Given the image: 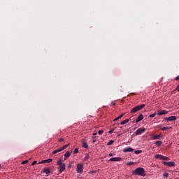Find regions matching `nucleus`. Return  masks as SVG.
I'll return each instance as SVG.
<instances>
[{"label":"nucleus","instance_id":"1","mask_svg":"<svg viewBox=\"0 0 179 179\" xmlns=\"http://www.w3.org/2000/svg\"><path fill=\"white\" fill-rule=\"evenodd\" d=\"M134 176H140L141 177H145L146 173H145V169L142 167H138L133 171Z\"/></svg>","mask_w":179,"mask_h":179},{"label":"nucleus","instance_id":"2","mask_svg":"<svg viewBox=\"0 0 179 179\" xmlns=\"http://www.w3.org/2000/svg\"><path fill=\"white\" fill-rule=\"evenodd\" d=\"M145 106H146L145 104H141V105L135 106L131 109V114H135V113H138V111H141V110H142V108H143Z\"/></svg>","mask_w":179,"mask_h":179},{"label":"nucleus","instance_id":"3","mask_svg":"<svg viewBox=\"0 0 179 179\" xmlns=\"http://www.w3.org/2000/svg\"><path fill=\"white\" fill-rule=\"evenodd\" d=\"M69 145V143L64 145L63 147H62L58 150H54L52 155H57V153H59V152H62V150H65V149H66V148H68Z\"/></svg>","mask_w":179,"mask_h":179},{"label":"nucleus","instance_id":"4","mask_svg":"<svg viewBox=\"0 0 179 179\" xmlns=\"http://www.w3.org/2000/svg\"><path fill=\"white\" fill-rule=\"evenodd\" d=\"M155 159H158V160H169V157H164L162 155H159V154H157L155 155Z\"/></svg>","mask_w":179,"mask_h":179},{"label":"nucleus","instance_id":"5","mask_svg":"<svg viewBox=\"0 0 179 179\" xmlns=\"http://www.w3.org/2000/svg\"><path fill=\"white\" fill-rule=\"evenodd\" d=\"M77 173L82 174L83 173V164H78L77 165Z\"/></svg>","mask_w":179,"mask_h":179},{"label":"nucleus","instance_id":"6","mask_svg":"<svg viewBox=\"0 0 179 179\" xmlns=\"http://www.w3.org/2000/svg\"><path fill=\"white\" fill-rule=\"evenodd\" d=\"M146 131L145 128H139L136 131V135H142Z\"/></svg>","mask_w":179,"mask_h":179},{"label":"nucleus","instance_id":"7","mask_svg":"<svg viewBox=\"0 0 179 179\" xmlns=\"http://www.w3.org/2000/svg\"><path fill=\"white\" fill-rule=\"evenodd\" d=\"M164 120L165 121H168V122L176 121L177 120V117H176V116H170V117H164Z\"/></svg>","mask_w":179,"mask_h":179},{"label":"nucleus","instance_id":"8","mask_svg":"<svg viewBox=\"0 0 179 179\" xmlns=\"http://www.w3.org/2000/svg\"><path fill=\"white\" fill-rule=\"evenodd\" d=\"M164 164L165 166H169V167H174L176 163H174V162H164Z\"/></svg>","mask_w":179,"mask_h":179},{"label":"nucleus","instance_id":"9","mask_svg":"<svg viewBox=\"0 0 179 179\" xmlns=\"http://www.w3.org/2000/svg\"><path fill=\"white\" fill-rule=\"evenodd\" d=\"M123 152L124 153H129L131 152H134V148H132L131 147H128V148L123 149Z\"/></svg>","mask_w":179,"mask_h":179},{"label":"nucleus","instance_id":"10","mask_svg":"<svg viewBox=\"0 0 179 179\" xmlns=\"http://www.w3.org/2000/svg\"><path fill=\"white\" fill-rule=\"evenodd\" d=\"M122 157H112L109 159V162H121Z\"/></svg>","mask_w":179,"mask_h":179},{"label":"nucleus","instance_id":"11","mask_svg":"<svg viewBox=\"0 0 179 179\" xmlns=\"http://www.w3.org/2000/svg\"><path fill=\"white\" fill-rule=\"evenodd\" d=\"M165 114H169V110H162L157 113V115H165Z\"/></svg>","mask_w":179,"mask_h":179},{"label":"nucleus","instance_id":"12","mask_svg":"<svg viewBox=\"0 0 179 179\" xmlns=\"http://www.w3.org/2000/svg\"><path fill=\"white\" fill-rule=\"evenodd\" d=\"M51 162H52V159L49 158V159H45V160H43V161H42V162H40L38 163V164H44V163H51Z\"/></svg>","mask_w":179,"mask_h":179},{"label":"nucleus","instance_id":"13","mask_svg":"<svg viewBox=\"0 0 179 179\" xmlns=\"http://www.w3.org/2000/svg\"><path fill=\"white\" fill-rule=\"evenodd\" d=\"M65 164H63L62 165H60L59 167V173H62L64 171V170H65Z\"/></svg>","mask_w":179,"mask_h":179},{"label":"nucleus","instance_id":"14","mask_svg":"<svg viewBox=\"0 0 179 179\" xmlns=\"http://www.w3.org/2000/svg\"><path fill=\"white\" fill-rule=\"evenodd\" d=\"M142 120H143V115L141 114L136 120V124H138V122H140V121H142Z\"/></svg>","mask_w":179,"mask_h":179},{"label":"nucleus","instance_id":"15","mask_svg":"<svg viewBox=\"0 0 179 179\" xmlns=\"http://www.w3.org/2000/svg\"><path fill=\"white\" fill-rule=\"evenodd\" d=\"M43 172L45 173V174H50L51 173V170H50L48 168H44Z\"/></svg>","mask_w":179,"mask_h":179},{"label":"nucleus","instance_id":"16","mask_svg":"<svg viewBox=\"0 0 179 179\" xmlns=\"http://www.w3.org/2000/svg\"><path fill=\"white\" fill-rule=\"evenodd\" d=\"M129 122V119H126L120 122V125H125V124H128Z\"/></svg>","mask_w":179,"mask_h":179},{"label":"nucleus","instance_id":"17","mask_svg":"<svg viewBox=\"0 0 179 179\" xmlns=\"http://www.w3.org/2000/svg\"><path fill=\"white\" fill-rule=\"evenodd\" d=\"M125 115V113L121 114L119 117L115 118L113 121H118V120H120V118H122Z\"/></svg>","mask_w":179,"mask_h":179},{"label":"nucleus","instance_id":"18","mask_svg":"<svg viewBox=\"0 0 179 179\" xmlns=\"http://www.w3.org/2000/svg\"><path fill=\"white\" fill-rule=\"evenodd\" d=\"M82 145L83 148H85V149H87L89 148V145H87V143H86V142H85V141L82 142Z\"/></svg>","mask_w":179,"mask_h":179},{"label":"nucleus","instance_id":"19","mask_svg":"<svg viewBox=\"0 0 179 179\" xmlns=\"http://www.w3.org/2000/svg\"><path fill=\"white\" fill-rule=\"evenodd\" d=\"M71 156V152H69V151L66 152L64 154V160H66L67 157H69Z\"/></svg>","mask_w":179,"mask_h":179},{"label":"nucleus","instance_id":"20","mask_svg":"<svg viewBox=\"0 0 179 179\" xmlns=\"http://www.w3.org/2000/svg\"><path fill=\"white\" fill-rule=\"evenodd\" d=\"M161 131H167V129H171V127H164L160 128Z\"/></svg>","mask_w":179,"mask_h":179},{"label":"nucleus","instance_id":"21","mask_svg":"<svg viewBox=\"0 0 179 179\" xmlns=\"http://www.w3.org/2000/svg\"><path fill=\"white\" fill-rule=\"evenodd\" d=\"M162 138V135H155L152 137V139H154V141H156V139H161Z\"/></svg>","mask_w":179,"mask_h":179},{"label":"nucleus","instance_id":"22","mask_svg":"<svg viewBox=\"0 0 179 179\" xmlns=\"http://www.w3.org/2000/svg\"><path fill=\"white\" fill-rule=\"evenodd\" d=\"M162 143H163V142L162 141H157L155 142V145L157 146H162Z\"/></svg>","mask_w":179,"mask_h":179},{"label":"nucleus","instance_id":"23","mask_svg":"<svg viewBox=\"0 0 179 179\" xmlns=\"http://www.w3.org/2000/svg\"><path fill=\"white\" fill-rule=\"evenodd\" d=\"M141 152H142V150H138L134 151V153L136 155H141Z\"/></svg>","mask_w":179,"mask_h":179},{"label":"nucleus","instance_id":"24","mask_svg":"<svg viewBox=\"0 0 179 179\" xmlns=\"http://www.w3.org/2000/svg\"><path fill=\"white\" fill-rule=\"evenodd\" d=\"M64 164H62V160L57 161V166H62Z\"/></svg>","mask_w":179,"mask_h":179},{"label":"nucleus","instance_id":"25","mask_svg":"<svg viewBox=\"0 0 179 179\" xmlns=\"http://www.w3.org/2000/svg\"><path fill=\"white\" fill-rule=\"evenodd\" d=\"M84 160H85V162L89 160V154H87V155H85V157H84Z\"/></svg>","mask_w":179,"mask_h":179},{"label":"nucleus","instance_id":"26","mask_svg":"<svg viewBox=\"0 0 179 179\" xmlns=\"http://www.w3.org/2000/svg\"><path fill=\"white\" fill-rule=\"evenodd\" d=\"M156 114H157L156 113H154L150 115H149L150 118H153L154 117H156Z\"/></svg>","mask_w":179,"mask_h":179},{"label":"nucleus","instance_id":"27","mask_svg":"<svg viewBox=\"0 0 179 179\" xmlns=\"http://www.w3.org/2000/svg\"><path fill=\"white\" fill-rule=\"evenodd\" d=\"M77 153H79V149L78 148H75L74 151H73V154L76 155Z\"/></svg>","mask_w":179,"mask_h":179},{"label":"nucleus","instance_id":"28","mask_svg":"<svg viewBox=\"0 0 179 179\" xmlns=\"http://www.w3.org/2000/svg\"><path fill=\"white\" fill-rule=\"evenodd\" d=\"M113 143H114V141L110 140V141L108 143V146H110V145H113Z\"/></svg>","mask_w":179,"mask_h":179},{"label":"nucleus","instance_id":"29","mask_svg":"<svg viewBox=\"0 0 179 179\" xmlns=\"http://www.w3.org/2000/svg\"><path fill=\"white\" fill-rule=\"evenodd\" d=\"M98 134H99V135H103V134H104V131H103V130H99V131H98Z\"/></svg>","mask_w":179,"mask_h":179},{"label":"nucleus","instance_id":"30","mask_svg":"<svg viewBox=\"0 0 179 179\" xmlns=\"http://www.w3.org/2000/svg\"><path fill=\"white\" fill-rule=\"evenodd\" d=\"M27 163H29V160H25V161H23L21 164H27Z\"/></svg>","mask_w":179,"mask_h":179},{"label":"nucleus","instance_id":"31","mask_svg":"<svg viewBox=\"0 0 179 179\" xmlns=\"http://www.w3.org/2000/svg\"><path fill=\"white\" fill-rule=\"evenodd\" d=\"M163 176L165 177V178H167V177H169V173H164Z\"/></svg>","mask_w":179,"mask_h":179},{"label":"nucleus","instance_id":"32","mask_svg":"<svg viewBox=\"0 0 179 179\" xmlns=\"http://www.w3.org/2000/svg\"><path fill=\"white\" fill-rule=\"evenodd\" d=\"M132 164H134V162H132L127 163V166H132Z\"/></svg>","mask_w":179,"mask_h":179},{"label":"nucleus","instance_id":"33","mask_svg":"<svg viewBox=\"0 0 179 179\" xmlns=\"http://www.w3.org/2000/svg\"><path fill=\"white\" fill-rule=\"evenodd\" d=\"M36 164H37V161H34L32 162V166H36Z\"/></svg>","mask_w":179,"mask_h":179},{"label":"nucleus","instance_id":"34","mask_svg":"<svg viewBox=\"0 0 179 179\" xmlns=\"http://www.w3.org/2000/svg\"><path fill=\"white\" fill-rule=\"evenodd\" d=\"M110 157H113V156H115V154L114 153H110L109 154Z\"/></svg>","mask_w":179,"mask_h":179},{"label":"nucleus","instance_id":"35","mask_svg":"<svg viewBox=\"0 0 179 179\" xmlns=\"http://www.w3.org/2000/svg\"><path fill=\"white\" fill-rule=\"evenodd\" d=\"M114 132V129H110L109 131H108V134H113Z\"/></svg>","mask_w":179,"mask_h":179},{"label":"nucleus","instance_id":"36","mask_svg":"<svg viewBox=\"0 0 179 179\" xmlns=\"http://www.w3.org/2000/svg\"><path fill=\"white\" fill-rule=\"evenodd\" d=\"M58 141H59V142H64V138H61Z\"/></svg>","mask_w":179,"mask_h":179},{"label":"nucleus","instance_id":"37","mask_svg":"<svg viewBox=\"0 0 179 179\" xmlns=\"http://www.w3.org/2000/svg\"><path fill=\"white\" fill-rule=\"evenodd\" d=\"M176 90H177L178 92H179V85L177 86Z\"/></svg>","mask_w":179,"mask_h":179},{"label":"nucleus","instance_id":"38","mask_svg":"<svg viewBox=\"0 0 179 179\" xmlns=\"http://www.w3.org/2000/svg\"><path fill=\"white\" fill-rule=\"evenodd\" d=\"M176 80H179V76L176 78Z\"/></svg>","mask_w":179,"mask_h":179},{"label":"nucleus","instance_id":"39","mask_svg":"<svg viewBox=\"0 0 179 179\" xmlns=\"http://www.w3.org/2000/svg\"><path fill=\"white\" fill-rule=\"evenodd\" d=\"M96 142H97V141H96V140H94V141H92L93 143H96Z\"/></svg>","mask_w":179,"mask_h":179},{"label":"nucleus","instance_id":"40","mask_svg":"<svg viewBox=\"0 0 179 179\" xmlns=\"http://www.w3.org/2000/svg\"><path fill=\"white\" fill-rule=\"evenodd\" d=\"M132 122H133V124H135V122H136V121L134 120Z\"/></svg>","mask_w":179,"mask_h":179},{"label":"nucleus","instance_id":"41","mask_svg":"<svg viewBox=\"0 0 179 179\" xmlns=\"http://www.w3.org/2000/svg\"><path fill=\"white\" fill-rule=\"evenodd\" d=\"M93 135H97V133H94Z\"/></svg>","mask_w":179,"mask_h":179},{"label":"nucleus","instance_id":"42","mask_svg":"<svg viewBox=\"0 0 179 179\" xmlns=\"http://www.w3.org/2000/svg\"><path fill=\"white\" fill-rule=\"evenodd\" d=\"M94 138H96V136H92V139H94Z\"/></svg>","mask_w":179,"mask_h":179},{"label":"nucleus","instance_id":"43","mask_svg":"<svg viewBox=\"0 0 179 179\" xmlns=\"http://www.w3.org/2000/svg\"><path fill=\"white\" fill-rule=\"evenodd\" d=\"M131 118H132V117H131L129 120V121H131Z\"/></svg>","mask_w":179,"mask_h":179},{"label":"nucleus","instance_id":"44","mask_svg":"<svg viewBox=\"0 0 179 179\" xmlns=\"http://www.w3.org/2000/svg\"><path fill=\"white\" fill-rule=\"evenodd\" d=\"M69 169H71V165L69 166Z\"/></svg>","mask_w":179,"mask_h":179},{"label":"nucleus","instance_id":"45","mask_svg":"<svg viewBox=\"0 0 179 179\" xmlns=\"http://www.w3.org/2000/svg\"><path fill=\"white\" fill-rule=\"evenodd\" d=\"M115 103H113V106H114Z\"/></svg>","mask_w":179,"mask_h":179},{"label":"nucleus","instance_id":"46","mask_svg":"<svg viewBox=\"0 0 179 179\" xmlns=\"http://www.w3.org/2000/svg\"><path fill=\"white\" fill-rule=\"evenodd\" d=\"M0 169H1V165H0Z\"/></svg>","mask_w":179,"mask_h":179}]
</instances>
